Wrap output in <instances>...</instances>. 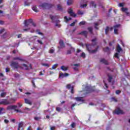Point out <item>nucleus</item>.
Returning a JSON list of instances; mask_svg holds the SVG:
<instances>
[{"label":"nucleus","mask_w":130,"mask_h":130,"mask_svg":"<svg viewBox=\"0 0 130 130\" xmlns=\"http://www.w3.org/2000/svg\"><path fill=\"white\" fill-rule=\"evenodd\" d=\"M69 73H59V78H66L67 77H69Z\"/></svg>","instance_id":"obj_13"},{"label":"nucleus","mask_w":130,"mask_h":130,"mask_svg":"<svg viewBox=\"0 0 130 130\" xmlns=\"http://www.w3.org/2000/svg\"><path fill=\"white\" fill-rule=\"evenodd\" d=\"M10 66L12 68H14V69H16V70H18L19 68L20 69L22 68V67H20L19 65V63L15 61L11 62Z\"/></svg>","instance_id":"obj_8"},{"label":"nucleus","mask_w":130,"mask_h":130,"mask_svg":"<svg viewBox=\"0 0 130 130\" xmlns=\"http://www.w3.org/2000/svg\"><path fill=\"white\" fill-rule=\"evenodd\" d=\"M4 110V108H0V114H4V113L2 112Z\"/></svg>","instance_id":"obj_53"},{"label":"nucleus","mask_w":130,"mask_h":130,"mask_svg":"<svg viewBox=\"0 0 130 130\" xmlns=\"http://www.w3.org/2000/svg\"><path fill=\"white\" fill-rule=\"evenodd\" d=\"M84 14H85V12L82 10H78L77 11V15H79L80 16H83V15H84Z\"/></svg>","instance_id":"obj_20"},{"label":"nucleus","mask_w":130,"mask_h":130,"mask_svg":"<svg viewBox=\"0 0 130 130\" xmlns=\"http://www.w3.org/2000/svg\"><path fill=\"white\" fill-rule=\"evenodd\" d=\"M6 73H9V72H10V68H6Z\"/></svg>","instance_id":"obj_62"},{"label":"nucleus","mask_w":130,"mask_h":130,"mask_svg":"<svg viewBox=\"0 0 130 130\" xmlns=\"http://www.w3.org/2000/svg\"><path fill=\"white\" fill-rule=\"evenodd\" d=\"M42 65L44 67H46L47 68H49V67H50V66H49V64H48L47 63H42Z\"/></svg>","instance_id":"obj_39"},{"label":"nucleus","mask_w":130,"mask_h":130,"mask_svg":"<svg viewBox=\"0 0 130 130\" xmlns=\"http://www.w3.org/2000/svg\"><path fill=\"white\" fill-rule=\"evenodd\" d=\"M6 95H7V92H2L1 94V97H2V98H5Z\"/></svg>","instance_id":"obj_36"},{"label":"nucleus","mask_w":130,"mask_h":130,"mask_svg":"<svg viewBox=\"0 0 130 130\" xmlns=\"http://www.w3.org/2000/svg\"><path fill=\"white\" fill-rule=\"evenodd\" d=\"M36 32H38V34L39 35H43V34H42V32H40L39 29H37L36 30Z\"/></svg>","instance_id":"obj_51"},{"label":"nucleus","mask_w":130,"mask_h":130,"mask_svg":"<svg viewBox=\"0 0 130 130\" xmlns=\"http://www.w3.org/2000/svg\"><path fill=\"white\" fill-rule=\"evenodd\" d=\"M60 69H61V70H62V71H63V72H67V71H68V70L67 67H66V66H61Z\"/></svg>","instance_id":"obj_24"},{"label":"nucleus","mask_w":130,"mask_h":130,"mask_svg":"<svg viewBox=\"0 0 130 130\" xmlns=\"http://www.w3.org/2000/svg\"><path fill=\"white\" fill-rule=\"evenodd\" d=\"M76 105H77V103H76L72 104V105L71 107V109H72V110H74V107H75V106H76Z\"/></svg>","instance_id":"obj_44"},{"label":"nucleus","mask_w":130,"mask_h":130,"mask_svg":"<svg viewBox=\"0 0 130 130\" xmlns=\"http://www.w3.org/2000/svg\"><path fill=\"white\" fill-rule=\"evenodd\" d=\"M107 70H108V71H109L110 72H112V73L113 72V69H110V68L109 67L107 68Z\"/></svg>","instance_id":"obj_55"},{"label":"nucleus","mask_w":130,"mask_h":130,"mask_svg":"<svg viewBox=\"0 0 130 130\" xmlns=\"http://www.w3.org/2000/svg\"><path fill=\"white\" fill-rule=\"evenodd\" d=\"M59 44L60 45L59 47H58V48H59V49L60 48H64V42L62 40H60V41L59 42Z\"/></svg>","instance_id":"obj_12"},{"label":"nucleus","mask_w":130,"mask_h":130,"mask_svg":"<svg viewBox=\"0 0 130 130\" xmlns=\"http://www.w3.org/2000/svg\"><path fill=\"white\" fill-rule=\"evenodd\" d=\"M77 22H78V20H75V21H74L73 23H72L70 24V26H71V27L75 26V25L76 23H77Z\"/></svg>","instance_id":"obj_37"},{"label":"nucleus","mask_w":130,"mask_h":130,"mask_svg":"<svg viewBox=\"0 0 130 130\" xmlns=\"http://www.w3.org/2000/svg\"><path fill=\"white\" fill-rule=\"evenodd\" d=\"M85 91L86 94H90V93H92V92H94L95 91V89L94 87L89 86H86L85 87Z\"/></svg>","instance_id":"obj_5"},{"label":"nucleus","mask_w":130,"mask_h":130,"mask_svg":"<svg viewBox=\"0 0 130 130\" xmlns=\"http://www.w3.org/2000/svg\"><path fill=\"white\" fill-rule=\"evenodd\" d=\"M71 93L72 94H74L75 91H74V86H72L71 87Z\"/></svg>","instance_id":"obj_54"},{"label":"nucleus","mask_w":130,"mask_h":130,"mask_svg":"<svg viewBox=\"0 0 130 130\" xmlns=\"http://www.w3.org/2000/svg\"><path fill=\"white\" fill-rule=\"evenodd\" d=\"M82 97H76L75 98V100L76 101L84 102V100L82 99Z\"/></svg>","instance_id":"obj_21"},{"label":"nucleus","mask_w":130,"mask_h":130,"mask_svg":"<svg viewBox=\"0 0 130 130\" xmlns=\"http://www.w3.org/2000/svg\"><path fill=\"white\" fill-rule=\"evenodd\" d=\"M4 122H5V123H6V124H8V123H9V121L8 119H5Z\"/></svg>","instance_id":"obj_57"},{"label":"nucleus","mask_w":130,"mask_h":130,"mask_svg":"<svg viewBox=\"0 0 130 130\" xmlns=\"http://www.w3.org/2000/svg\"><path fill=\"white\" fill-rule=\"evenodd\" d=\"M12 104L10 101L7 99H4L0 102V105H11Z\"/></svg>","instance_id":"obj_7"},{"label":"nucleus","mask_w":130,"mask_h":130,"mask_svg":"<svg viewBox=\"0 0 130 130\" xmlns=\"http://www.w3.org/2000/svg\"><path fill=\"white\" fill-rule=\"evenodd\" d=\"M56 111H58V112H60V110H61V108H60L59 107H57L56 108Z\"/></svg>","instance_id":"obj_50"},{"label":"nucleus","mask_w":130,"mask_h":130,"mask_svg":"<svg viewBox=\"0 0 130 130\" xmlns=\"http://www.w3.org/2000/svg\"><path fill=\"white\" fill-rule=\"evenodd\" d=\"M113 114H117V115H119V114H124V112H123V110L118 107L113 112Z\"/></svg>","instance_id":"obj_6"},{"label":"nucleus","mask_w":130,"mask_h":130,"mask_svg":"<svg viewBox=\"0 0 130 130\" xmlns=\"http://www.w3.org/2000/svg\"><path fill=\"white\" fill-rule=\"evenodd\" d=\"M119 27H120V24H117L116 25H114L113 26V27L114 28V29H117L118 28H119Z\"/></svg>","instance_id":"obj_41"},{"label":"nucleus","mask_w":130,"mask_h":130,"mask_svg":"<svg viewBox=\"0 0 130 130\" xmlns=\"http://www.w3.org/2000/svg\"><path fill=\"white\" fill-rule=\"evenodd\" d=\"M81 8H86L87 7V4H82L80 5Z\"/></svg>","instance_id":"obj_52"},{"label":"nucleus","mask_w":130,"mask_h":130,"mask_svg":"<svg viewBox=\"0 0 130 130\" xmlns=\"http://www.w3.org/2000/svg\"><path fill=\"white\" fill-rule=\"evenodd\" d=\"M32 11H34V12H36V13H38V12H39V10H38V9L36 6H34L32 7Z\"/></svg>","instance_id":"obj_23"},{"label":"nucleus","mask_w":130,"mask_h":130,"mask_svg":"<svg viewBox=\"0 0 130 130\" xmlns=\"http://www.w3.org/2000/svg\"><path fill=\"white\" fill-rule=\"evenodd\" d=\"M120 93H121V90H116V94L117 95H119V94H120Z\"/></svg>","instance_id":"obj_47"},{"label":"nucleus","mask_w":130,"mask_h":130,"mask_svg":"<svg viewBox=\"0 0 130 130\" xmlns=\"http://www.w3.org/2000/svg\"><path fill=\"white\" fill-rule=\"evenodd\" d=\"M24 5L29 7V6H30V3H27V2H25Z\"/></svg>","instance_id":"obj_59"},{"label":"nucleus","mask_w":130,"mask_h":130,"mask_svg":"<svg viewBox=\"0 0 130 130\" xmlns=\"http://www.w3.org/2000/svg\"><path fill=\"white\" fill-rule=\"evenodd\" d=\"M72 51L70 50L67 51L66 54H71Z\"/></svg>","instance_id":"obj_56"},{"label":"nucleus","mask_w":130,"mask_h":130,"mask_svg":"<svg viewBox=\"0 0 130 130\" xmlns=\"http://www.w3.org/2000/svg\"><path fill=\"white\" fill-rule=\"evenodd\" d=\"M67 89H68L69 90H71V88H72V86L71 85V84H68L67 85Z\"/></svg>","instance_id":"obj_48"},{"label":"nucleus","mask_w":130,"mask_h":130,"mask_svg":"<svg viewBox=\"0 0 130 130\" xmlns=\"http://www.w3.org/2000/svg\"><path fill=\"white\" fill-rule=\"evenodd\" d=\"M104 51L106 52H107L108 51H109V47H107L106 48L104 49Z\"/></svg>","instance_id":"obj_45"},{"label":"nucleus","mask_w":130,"mask_h":130,"mask_svg":"<svg viewBox=\"0 0 130 130\" xmlns=\"http://www.w3.org/2000/svg\"><path fill=\"white\" fill-rule=\"evenodd\" d=\"M13 60H20V61H25L24 59H22L21 57H16L13 58Z\"/></svg>","instance_id":"obj_17"},{"label":"nucleus","mask_w":130,"mask_h":130,"mask_svg":"<svg viewBox=\"0 0 130 130\" xmlns=\"http://www.w3.org/2000/svg\"><path fill=\"white\" fill-rule=\"evenodd\" d=\"M87 34H88L87 31H82L81 32L78 33V35H84L85 38H87Z\"/></svg>","instance_id":"obj_16"},{"label":"nucleus","mask_w":130,"mask_h":130,"mask_svg":"<svg viewBox=\"0 0 130 130\" xmlns=\"http://www.w3.org/2000/svg\"><path fill=\"white\" fill-rule=\"evenodd\" d=\"M24 125V122H20L18 124V127L21 128V127H23V126Z\"/></svg>","instance_id":"obj_33"},{"label":"nucleus","mask_w":130,"mask_h":130,"mask_svg":"<svg viewBox=\"0 0 130 130\" xmlns=\"http://www.w3.org/2000/svg\"><path fill=\"white\" fill-rule=\"evenodd\" d=\"M87 29L90 34H93V28L91 27H89L87 28Z\"/></svg>","instance_id":"obj_30"},{"label":"nucleus","mask_w":130,"mask_h":130,"mask_svg":"<svg viewBox=\"0 0 130 130\" xmlns=\"http://www.w3.org/2000/svg\"><path fill=\"white\" fill-rule=\"evenodd\" d=\"M85 24H86V21H81L79 23V26H83Z\"/></svg>","instance_id":"obj_34"},{"label":"nucleus","mask_w":130,"mask_h":130,"mask_svg":"<svg viewBox=\"0 0 130 130\" xmlns=\"http://www.w3.org/2000/svg\"><path fill=\"white\" fill-rule=\"evenodd\" d=\"M71 127H72V128H75V127H76V123L75 122H73L71 124Z\"/></svg>","instance_id":"obj_38"},{"label":"nucleus","mask_w":130,"mask_h":130,"mask_svg":"<svg viewBox=\"0 0 130 130\" xmlns=\"http://www.w3.org/2000/svg\"><path fill=\"white\" fill-rule=\"evenodd\" d=\"M116 51L118 53L120 52V51H122V49L120 47V45H119V44L117 45Z\"/></svg>","instance_id":"obj_19"},{"label":"nucleus","mask_w":130,"mask_h":130,"mask_svg":"<svg viewBox=\"0 0 130 130\" xmlns=\"http://www.w3.org/2000/svg\"><path fill=\"white\" fill-rule=\"evenodd\" d=\"M119 53H118V52L115 53L114 56H115V57H116V58H119Z\"/></svg>","instance_id":"obj_40"},{"label":"nucleus","mask_w":130,"mask_h":130,"mask_svg":"<svg viewBox=\"0 0 130 130\" xmlns=\"http://www.w3.org/2000/svg\"><path fill=\"white\" fill-rule=\"evenodd\" d=\"M100 62H102V63H104V64H106L107 66H108V64H109V62H108V61H107V60H106L104 58H102L100 60Z\"/></svg>","instance_id":"obj_15"},{"label":"nucleus","mask_w":130,"mask_h":130,"mask_svg":"<svg viewBox=\"0 0 130 130\" xmlns=\"http://www.w3.org/2000/svg\"><path fill=\"white\" fill-rule=\"evenodd\" d=\"M31 23H32V19H29L28 20H25L24 22L25 27H28V26L30 25Z\"/></svg>","instance_id":"obj_11"},{"label":"nucleus","mask_w":130,"mask_h":130,"mask_svg":"<svg viewBox=\"0 0 130 130\" xmlns=\"http://www.w3.org/2000/svg\"><path fill=\"white\" fill-rule=\"evenodd\" d=\"M64 19L66 23H68V22H69L70 20H72V18L69 17V18H68L67 16H64Z\"/></svg>","instance_id":"obj_26"},{"label":"nucleus","mask_w":130,"mask_h":130,"mask_svg":"<svg viewBox=\"0 0 130 130\" xmlns=\"http://www.w3.org/2000/svg\"><path fill=\"white\" fill-rule=\"evenodd\" d=\"M37 42H38V43L41 44V45H42V44H43V42H42V41H41L40 40H38Z\"/></svg>","instance_id":"obj_49"},{"label":"nucleus","mask_w":130,"mask_h":130,"mask_svg":"<svg viewBox=\"0 0 130 130\" xmlns=\"http://www.w3.org/2000/svg\"><path fill=\"white\" fill-rule=\"evenodd\" d=\"M40 7L42 8L43 10H45V9H51V8L53 7V5L48 3H43L40 5Z\"/></svg>","instance_id":"obj_4"},{"label":"nucleus","mask_w":130,"mask_h":130,"mask_svg":"<svg viewBox=\"0 0 130 130\" xmlns=\"http://www.w3.org/2000/svg\"><path fill=\"white\" fill-rule=\"evenodd\" d=\"M73 4V0H68L67 2V4L68 6H71Z\"/></svg>","instance_id":"obj_31"},{"label":"nucleus","mask_w":130,"mask_h":130,"mask_svg":"<svg viewBox=\"0 0 130 130\" xmlns=\"http://www.w3.org/2000/svg\"><path fill=\"white\" fill-rule=\"evenodd\" d=\"M53 52H54V50H53V49H50V50H49V53L52 54V53H53Z\"/></svg>","instance_id":"obj_58"},{"label":"nucleus","mask_w":130,"mask_h":130,"mask_svg":"<svg viewBox=\"0 0 130 130\" xmlns=\"http://www.w3.org/2000/svg\"><path fill=\"white\" fill-rule=\"evenodd\" d=\"M86 48L89 53H95V52H97L98 51V49H99V46H97L96 48L94 50H91V49L93 47V46H95L97 45V43L94 42L91 44H86Z\"/></svg>","instance_id":"obj_1"},{"label":"nucleus","mask_w":130,"mask_h":130,"mask_svg":"<svg viewBox=\"0 0 130 130\" xmlns=\"http://www.w3.org/2000/svg\"><path fill=\"white\" fill-rule=\"evenodd\" d=\"M22 67H23L25 68V70L26 71H28L29 70V68H28V65L25 64V63H23L22 64Z\"/></svg>","instance_id":"obj_29"},{"label":"nucleus","mask_w":130,"mask_h":130,"mask_svg":"<svg viewBox=\"0 0 130 130\" xmlns=\"http://www.w3.org/2000/svg\"><path fill=\"white\" fill-rule=\"evenodd\" d=\"M107 76L108 77L109 83H111V82H112L113 76H112V75H110V74H108Z\"/></svg>","instance_id":"obj_18"},{"label":"nucleus","mask_w":130,"mask_h":130,"mask_svg":"<svg viewBox=\"0 0 130 130\" xmlns=\"http://www.w3.org/2000/svg\"><path fill=\"white\" fill-rule=\"evenodd\" d=\"M81 56L82 57H83V58H85L86 57V54H85L84 52H83V53H81Z\"/></svg>","instance_id":"obj_46"},{"label":"nucleus","mask_w":130,"mask_h":130,"mask_svg":"<svg viewBox=\"0 0 130 130\" xmlns=\"http://www.w3.org/2000/svg\"><path fill=\"white\" fill-rule=\"evenodd\" d=\"M24 102L26 104H29V105H31L32 104V102H31V101H30V100H29L27 99H24Z\"/></svg>","instance_id":"obj_22"},{"label":"nucleus","mask_w":130,"mask_h":130,"mask_svg":"<svg viewBox=\"0 0 130 130\" xmlns=\"http://www.w3.org/2000/svg\"><path fill=\"white\" fill-rule=\"evenodd\" d=\"M127 10L128 9L126 8L122 7L121 8L122 12H123V13H125V14H126L127 16H129V12H127Z\"/></svg>","instance_id":"obj_14"},{"label":"nucleus","mask_w":130,"mask_h":130,"mask_svg":"<svg viewBox=\"0 0 130 130\" xmlns=\"http://www.w3.org/2000/svg\"><path fill=\"white\" fill-rule=\"evenodd\" d=\"M28 30H30V28L23 29V31H24L25 32H27V31H28Z\"/></svg>","instance_id":"obj_61"},{"label":"nucleus","mask_w":130,"mask_h":130,"mask_svg":"<svg viewBox=\"0 0 130 130\" xmlns=\"http://www.w3.org/2000/svg\"><path fill=\"white\" fill-rule=\"evenodd\" d=\"M50 18L51 20H52V23H56L55 24V26L56 27H57L58 28H60L61 25L59 24L60 21L58 20H55L56 18H57V16H53L50 15Z\"/></svg>","instance_id":"obj_2"},{"label":"nucleus","mask_w":130,"mask_h":130,"mask_svg":"<svg viewBox=\"0 0 130 130\" xmlns=\"http://www.w3.org/2000/svg\"><path fill=\"white\" fill-rule=\"evenodd\" d=\"M34 80H36V78H32V80H31V83L34 88H36V85H35V82L34 81Z\"/></svg>","instance_id":"obj_25"},{"label":"nucleus","mask_w":130,"mask_h":130,"mask_svg":"<svg viewBox=\"0 0 130 130\" xmlns=\"http://www.w3.org/2000/svg\"><path fill=\"white\" fill-rule=\"evenodd\" d=\"M102 23V20L101 19H99L98 20V22H94V29H95V30H99V27H98V26H99V25H100V24Z\"/></svg>","instance_id":"obj_10"},{"label":"nucleus","mask_w":130,"mask_h":130,"mask_svg":"<svg viewBox=\"0 0 130 130\" xmlns=\"http://www.w3.org/2000/svg\"><path fill=\"white\" fill-rule=\"evenodd\" d=\"M57 8L58 11H62V7L59 5L57 6Z\"/></svg>","instance_id":"obj_32"},{"label":"nucleus","mask_w":130,"mask_h":130,"mask_svg":"<svg viewBox=\"0 0 130 130\" xmlns=\"http://www.w3.org/2000/svg\"><path fill=\"white\" fill-rule=\"evenodd\" d=\"M90 6H91V7H94V8H96L97 5H96V4H95V2H94V1H91L90 2Z\"/></svg>","instance_id":"obj_27"},{"label":"nucleus","mask_w":130,"mask_h":130,"mask_svg":"<svg viewBox=\"0 0 130 130\" xmlns=\"http://www.w3.org/2000/svg\"><path fill=\"white\" fill-rule=\"evenodd\" d=\"M115 41H113L112 42H110L109 43V46H112V44H113V43H114Z\"/></svg>","instance_id":"obj_60"},{"label":"nucleus","mask_w":130,"mask_h":130,"mask_svg":"<svg viewBox=\"0 0 130 130\" xmlns=\"http://www.w3.org/2000/svg\"><path fill=\"white\" fill-rule=\"evenodd\" d=\"M57 66H58V64H54V65L52 67L51 70H55V69L57 68Z\"/></svg>","instance_id":"obj_35"},{"label":"nucleus","mask_w":130,"mask_h":130,"mask_svg":"<svg viewBox=\"0 0 130 130\" xmlns=\"http://www.w3.org/2000/svg\"><path fill=\"white\" fill-rule=\"evenodd\" d=\"M18 107V106L17 105H10L7 107L6 109L7 110H14L17 113H21V111L19 109H17V108Z\"/></svg>","instance_id":"obj_3"},{"label":"nucleus","mask_w":130,"mask_h":130,"mask_svg":"<svg viewBox=\"0 0 130 130\" xmlns=\"http://www.w3.org/2000/svg\"><path fill=\"white\" fill-rule=\"evenodd\" d=\"M118 29L114 28V34H118Z\"/></svg>","instance_id":"obj_42"},{"label":"nucleus","mask_w":130,"mask_h":130,"mask_svg":"<svg viewBox=\"0 0 130 130\" xmlns=\"http://www.w3.org/2000/svg\"><path fill=\"white\" fill-rule=\"evenodd\" d=\"M68 13L71 17H74V18H76L77 17V14H75L74 13V10H73V9L69 8L68 9Z\"/></svg>","instance_id":"obj_9"},{"label":"nucleus","mask_w":130,"mask_h":130,"mask_svg":"<svg viewBox=\"0 0 130 130\" xmlns=\"http://www.w3.org/2000/svg\"><path fill=\"white\" fill-rule=\"evenodd\" d=\"M34 119H35L37 121H38L39 119H41V117H35Z\"/></svg>","instance_id":"obj_43"},{"label":"nucleus","mask_w":130,"mask_h":130,"mask_svg":"<svg viewBox=\"0 0 130 130\" xmlns=\"http://www.w3.org/2000/svg\"><path fill=\"white\" fill-rule=\"evenodd\" d=\"M50 129L51 130H54V129H55V127L54 126H51L50 127Z\"/></svg>","instance_id":"obj_63"},{"label":"nucleus","mask_w":130,"mask_h":130,"mask_svg":"<svg viewBox=\"0 0 130 130\" xmlns=\"http://www.w3.org/2000/svg\"><path fill=\"white\" fill-rule=\"evenodd\" d=\"M110 28L109 27V26H107L106 27L105 30V33L106 35H107L108 34V31H109Z\"/></svg>","instance_id":"obj_28"},{"label":"nucleus","mask_w":130,"mask_h":130,"mask_svg":"<svg viewBox=\"0 0 130 130\" xmlns=\"http://www.w3.org/2000/svg\"><path fill=\"white\" fill-rule=\"evenodd\" d=\"M27 130H32V128H31V126H29Z\"/></svg>","instance_id":"obj_64"}]
</instances>
